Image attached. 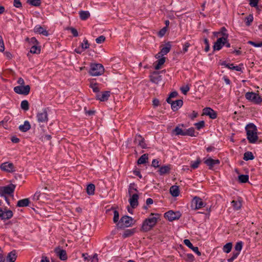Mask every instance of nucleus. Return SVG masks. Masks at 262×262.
Wrapping results in <instances>:
<instances>
[{"label": "nucleus", "mask_w": 262, "mask_h": 262, "mask_svg": "<svg viewBox=\"0 0 262 262\" xmlns=\"http://www.w3.org/2000/svg\"><path fill=\"white\" fill-rule=\"evenodd\" d=\"M161 214L151 213L149 217L146 219L143 222L141 230L144 232L150 231L160 220Z\"/></svg>", "instance_id": "nucleus-1"}, {"label": "nucleus", "mask_w": 262, "mask_h": 262, "mask_svg": "<svg viewBox=\"0 0 262 262\" xmlns=\"http://www.w3.org/2000/svg\"><path fill=\"white\" fill-rule=\"evenodd\" d=\"M247 138L250 143H255L258 139L257 136V129L255 125L253 123H249L245 127Z\"/></svg>", "instance_id": "nucleus-2"}, {"label": "nucleus", "mask_w": 262, "mask_h": 262, "mask_svg": "<svg viewBox=\"0 0 262 262\" xmlns=\"http://www.w3.org/2000/svg\"><path fill=\"white\" fill-rule=\"evenodd\" d=\"M48 110V108H45L36 114L37 121L40 127H44L49 121Z\"/></svg>", "instance_id": "nucleus-3"}, {"label": "nucleus", "mask_w": 262, "mask_h": 262, "mask_svg": "<svg viewBox=\"0 0 262 262\" xmlns=\"http://www.w3.org/2000/svg\"><path fill=\"white\" fill-rule=\"evenodd\" d=\"M104 72V68L100 63H91L89 74L93 76H98L102 75Z\"/></svg>", "instance_id": "nucleus-4"}, {"label": "nucleus", "mask_w": 262, "mask_h": 262, "mask_svg": "<svg viewBox=\"0 0 262 262\" xmlns=\"http://www.w3.org/2000/svg\"><path fill=\"white\" fill-rule=\"evenodd\" d=\"M245 98L249 101L257 104H260L262 102V98L259 94L253 92L246 93Z\"/></svg>", "instance_id": "nucleus-5"}, {"label": "nucleus", "mask_w": 262, "mask_h": 262, "mask_svg": "<svg viewBox=\"0 0 262 262\" xmlns=\"http://www.w3.org/2000/svg\"><path fill=\"white\" fill-rule=\"evenodd\" d=\"M133 219L129 216L125 215L122 216L118 223V226L120 228L128 227L133 225Z\"/></svg>", "instance_id": "nucleus-6"}, {"label": "nucleus", "mask_w": 262, "mask_h": 262, "mask_svg": "<svg viewBox=\"0 0 262 262\" xmlns=\"http://www.w3.org/2000/svg\"><path fill=\"white\" fill-rule=\"evenodd\" d=\"M16 186L10 184L5 186L0 187V196H5L7 194L10 195L13 193Z\"/></svg>", "instance_id": "nucleus-7"}, {"label": "nucleus", "mask_w": 262, "mask_h": 262, "mask_svg": "<svg viewBox=\"0 0 262 262\" xmlns=\"http://www.w3.org/2000/svg\"><path fill=\"white\" fill-rule=\"evenodd\" d=\"M205 203L202 199L198 196H195L192 200L191 207L192 209L197 210L205 207Z\"/></svg>", "instance_id": "nucleus-8"}, {"label": "nucleus", "mask_w": 262, "mask_h": 262, "mask_svg": "<svg viewBox=\"0 0 262 262\" xmlns=\"http://www.w3.org/2000/svg\"><path fill=\"white\" fill-rule=\"evenodd\" d=\"M30 91V87L29 85L25 86L19 85L14 88V91L18 94L27 95Z\"/></svg>", "instance_id": "nucleus-9"}, {"label": "nucleus", "mask_w": 262, "mask_h": 262, "mask_svg": "<svg viewBox=\"0 0 262 262\" xmlns=\"http://www.w3.org/2000/svg\"><path fill=\"white\" fill-rule=\"evenodd\" d=\"M181 216L180 212H174L172 210L168 211L164 214V217L171 222L179 219Z\"/></svg>", "instance_id": "nucleus-10"}, {"label": "nucleus", "mask_w": 262, "mask_h": 262, "mask_svg": "<svg viewBox=\"0 0 262 262\" xmlns=\"http://www.w3.org/2000/svg\"><path fill=\"white\" fill-rule=\"evenodd\" d=\"M13 215V212L6 208L4 210L0 207V219L3 221H6L10 219Z\"/></svg>", "instance_id": "nucleus-11"}, {"label": "nucleus", "mask_w": 262, "mask_h": 262, "mask_svg": "<svg viewBox=\"0 0 262 262\" xmlns=\"http://www.w3.org/2000/svg\"><path fill=\"white\" fill-rule=\"evenodd\" d=\"M227 39V35H224V36L219 38L213 46L214 50H220L223 46H224V41Z\"/></svg>", "instance_id": "nucleus-12"}, {"label": "nucleus", "mask_w": 262, "mask_h": 262, "mask_svg": "<svg viewBox=\"0 0 262 262\" xmlns=\"http://www.w3.org/2000/svg\"><path fill=\"white\" fill-rule=\"evenodd\" d=\"M111 96L110 91H103L101 93H98L96 94V99L99 100L100 101L104 102L108 99V98Z\"/></svg>", "instance_id": "nucleus-13"}, {"label": "nucleus", "mask_w": 262, "mask_h": 262, "mask_svg": "<svg viewBox=\"0 0 262 262\" xmlns=\"http://www.w3.org/2000/svg\"><path fill=\"white\" fill-rule=\"evenodd\" d=\"M204 163L206 164L209 169H212L214 165H219L220 163V161L218 159L214 160L211 158L208 159H204Z\"/></svg>", "instance_id": "nucleus-14"}, {"label": "nucleus", "mask_w": 262, "mask_h": 262, "mask_svg": "<svg viewBox=\"0 0 262 262\" xmlns=\"http://www.w3.org/2000/svg\"><path fill=\"white\" fill-rule=\"evenodd\" d=\"M134 143L137 145L140 146L142 148H146L147 145L145 142V140L140 135H137L134 140Z\"/></svg>", "instance_id": "nucleus-15"}, {"label": "nucleus", "mask_w": 262, "mask_h": 262, "mask_svg": "<svg viewBox=\"0 0 262 262\" xmlns=\"http://www.w3.org/2000/svg\"><path fill=\"white\" fill-rule=\"evenodd\" d=\"M171 48V45L170 42H168L165 47L162 48L160 52H159L158 54L156 55V57L157 58H159L161 56H163L164 55H166L169 52Z\"/></svg>", "instance_id": "nucleus-16"}, {"label": "nucleus", "mask_w": 262, "mask_h": 262, "mask_svg": "<svg viewBox=\"0 0 262 262\" xmlns=\"http://www.w3.org/2000/svg\"><path fill=\"white\" fill-rule=\"evenodd\" d=\"M203 113L205 115L209 116L212 119H216L217 117L216 112L210 107H205L204 108Z\"/></svg>", "instance_id": "nucleus-17"}, {"label": "nucleus", "mask_w": 262, "mask_h": 262, "mask_svg": "<svg viewBox=\"0 0 262 262\" xmlns=\"http://www.w3.org/2000/svg\"><path fill=\"white\" fill-rule=\"evenodd\" d=\"M130 196V198L128 200L129 204L132 208H135L138 205L139 195L137 193H134L132 194Z\"/></svg>", "instance_id": "nucleus-18"}, {"label": "nucleus", "mask_w": 262, "mask_h": 262, "mask_svg": "<svg viewBox=\"0 0 262 262\" xmlns=\"http://www.w3.org/2000/svg\"><path fill=\"white\" fill-rule=\"evenodd\" d=\"M56 255L59 257L61 260H66L68 258L66 251L60 248H56L55 250Z\"/></svg>", "instance_id": "nucleus-19"}, {"label": "nucleus", "mask_w": 262, "mask_h": 262, "mask_svg": "<svg viewBox=\"0 0 262 262\" xmlns=\"http://www.w3.org/2000/svg\"><path fill=\"white\" fill-rule=\"evenodd\" d=\"M1 168L2 170L7 172H13L14 171V165L12 163H4L1 165Z\"/></svg>", "instance_id": "nucleus-20"}, {"label": "nucleus", "mask_w": 262, "mask_h": 262, "mask_svg": "<svg viewBox=\"0 0 262 262\" xmlns=\"http://www.w3.org/2000/svg\"><path fill=\"white\" fill-rule=\"evenodd\" d=\"M184 244L188 248L191 249L194 252H195L198 256L201 255V253L199 251L198 247H194L190 241L188 239H185L184 241Z\"/></svg>", "instance_id": "nucleus-21"}, {"label": "nucleus", "mask_w": 262, "mask_h": 262, "mask_svg": "<svg viewBox=\"0 0 262 262\" xmlns=\"http://www.w3.org/2000/svg\"><path fill=\"white\" fill-rule=\"evenodd\" d=\"M150 81L155 83L158 84L162 80V76L160 75L157 72H154L149 76Z\"/></svg>", "instance_id": "nucleus-22"}, {"label": "nucleus", "mask_w": 262, "mask_h": 262, "mask_svg": "<svg viewBox=\"0 0 262 262\" xmlns=\"http://www.w3.org/2000/svg\"><path fill=\"white\" fill-rule=\"evenodd\" d=\"M171 169V165L168 164L166 165H164L159 167L158 172H159L160 175L162 176L165 174L169 173Z\"/></svg>", "instance_id": "nucleus-23"}, {"label": "nucleus", "mask_w": 262, "mask_h": 262, "mask_svg": "<svg viewBox=\"0 0 262 262\" xmlns=\"http://www.w3.org/2000/svg\"><path fill=\"white\" fill-rule=\"evenodd\" d=\"M183 103V102L182 100H177L176 101H173L169 104H171V109L173 111H176L182 106Z\"/></svg>", "instance_id": "nucleus-24"}, {"label": "nucleus", "mask_w": 262, "mask_h": 262, "mask_svg": "<svg viewBox=\"0 0 262 262\" xmlns=\"http://www.w3.org/2000/svg\"><path fill=\"white\" fill-rule=\"evenodd\" d=\"M34 32L39 34H42L47 36L49 35L48 32L40 25H36L34 28Z\"/></svg>", "instance_id": "nucleus-25"}, {"label": "nucleus", "mask_w": 262, "mask_h": 262, "mask_svg": "<svg viewBox=\"0 0 262 262\" xmlns=\"http://www.w3.org/2000/svg\"><path fill=\"white\" fill-rule=\"evenodd\" d=\"M30 203V201L29 199L26 198L21 200H19L18 201L17 203L16 206L18 207H27L29 205Z\"/></svg>", "instance_id": "nucleus-26"}, {"label": "nucleus", "mask_w": 262, "mask_h": 262, "mask_svg": "<svg viewBox=\"0 0 262 262\" xmlns=\"http://www.w3.org/2000/svg\"><path fill=\"white\" fill-rule=\"evenodd\" d=\"M180 126L182 127L184 126V124H179L178 126H176L175 128L173 129V132L175 133L176 135L177 136H185V130H183L182 128H180Z\"/></svg>", "instance_id": "nucleus-27"}, {"label": "nucleus", "mask_w": 262, "mask_h": 262, "mask_svg": "<svg viewBox=\"0 0 262 262\" xmlns=\"http://www.w3.org/2000/svg\"><path fill=\"white\" fill-rule=\"evenodd\" d=\"M16 253L15 250L10 252L7 256V261L8 262H14L16 259Z\"/></svg>", "instance_id": "nucleus-28"}, {"label": "nucleus", "mask_w": 262, "mask_h": 262, "mask_svg": "<svg viewBox=\"0 0 262 262\" xmlns=\"http://www.w3.org/2000/svg\"><path fill=\"white\" fill-rule=\"evenodd\" d=\"M170 193L172 196L177 197L180 194L179 188L178 186L173 185L170 188Z\"/></svg>", "instance_id": "nucleus-29"}, {"label": "nucleus", "mask_w": 262, "mask_h": 262, "mask_svg": "<svg viewBox=\"0 0 262 262\" xmlns=\"http://www.w3.org/2000/svg\"><path fill=\"white\" fill-rule=\"evenodd\" d=\"M165 57H162V58L159 59L154 63L155 69L157 70L160 69L161 68V66L165 63Z\"/></svg>", "instance_id": "nucleus-30"}, {"label": "nucleus", "mask_w": 262, "mask_h": 262, "mask_svg": "<svg viewBox=\"0 0 262 262\" xmlns=\"http://www.w3.org/2000/svg\"><path fill=\"white\" fill-rule=\"evenodd\" d=\"M18 128L22 132H26L31 128V125L28 121H25L24 124L19 125Z\"/></svg>", "instance_id": "nucleus-31"}, {"label": "nucleus", "mask_w": 262, "mask_h": 262, "mask_svg": "<svg viewBox=\"0 0 262 262\" xmlns=\"http://www.w3.org/2000/svg\"><path fill=\"white\" fill-rule=\"evenodd\" d=\"M148 154H145L142 155L138 160L137 164L138 165L144 164L148 162Z\"/></svg>", "instance_id": "nucleus-32"}, {"label": "nucleus", "mask_w": 262, "mask_h": 262, "mask_svg": "<svg viewBox=\"0 0 262 262\" xmlns=\"http://www.w3.org/2000/svg\"><path fill=\"white\" fill-rule=\"evenodd\" d=\"M232 206L235 210H238L242 207V201L239 199L238 200H233L231 202Z\"/></svg>", "instance_id": "nucleus-33"}, {"label": "nucleus", "mask_w": 262, "mask_h": 262, "mask_svg": "<svg viewBox=\"0 0 262 262\" xmlns=\"http://www.w3.org/2000/svg\"><path fill=\"white\" fill-rule=\"evenodd\" d=\"M243 64H240L238 66H234L233 63H229V66H228V68L230 70H235L238 72L242 71V67Z\"/></svg>", "instance_id": "nucleus-34"}, {"label": "nucleus", "mask_w": 262, "mask_h": 262, "mask_svg": "<svg viewBox=\"0 0 262 262\" xmlns=\"http://www.w3.org/2000/svg\"><path fill=\"white\" fill-rule=\"evenodd\" d=\"M79 16L81 20H85L90 16V13L88 11H81L79 12Z\"/></svg>", "instance_id": "nucleus-35"}, {"label": "nucleus", "mask_w": 262, "mask_h": 262, "mask_svg": "<svg viewBox=\"0 0 262 262\" xmlns=\"http://www.w3.org/2000/svg\"><path fill=\"white\" fill-rule=\"evenodd\" d=\"M95 186L93 184H90L86 187V192L89 195H93L95 193Z\"/></svg>", "instance_id": "nucleus-36"}, {"label": "nucleus", "mask_w": 262, "mask_h": 262, "mask_svg": "<svg viewBox=\"0 0 262 262\" xmlns=\"http://www.w3.org/2000/svg\"><path fill=\"white\" fill-rule=\"evenodd\" d=\"M227 29L225 28V27H223L221 29V31L220 32H214L213 34L214 36L218 37L220 34H221L222 36H224V35H227V39L228 38V34L226 33Z\"/></svg>", "instance_id": "nucleus-37"}, {"label": "nucleus", "mask_w": 262, "mask_h": 262, "mask_svg": "<svg viewBox=\"0 0 262 262\" xmlns=\"http://www.w3.org/2000/svg\"><path fill=\"white\" fill-rule=\"evenodd\" d=\"M238 180L241 183H247L249 181V176L247 174H241L238 177Z\"/></svg>", "instance_id": "nucleus-38"}, {"label": "nucleus", "mask_w": 262, "mask_h": 262, "mask_svg": "<svg viewBox=\"0 0 262 262\" xmlns=\"http://www.w3.org/2000/svg\"><path fill=\"white\" fill-rule=\"evenodd\" d=\"M243 159L245 161L252 160L254 159V157L252 152L247 151L245 152Z\"/></svg>", "instance_id": "nucleus-39"}, {"label": "nucleus", "mask_w": 262, "mask_h": 262, "mask_svg": "<svg viewBox=\"0 0 262 262\" xmlns=\"http://www.w3.org/2000/svg\"><path fill=\"white\" fill-rule=\"evenodd\" d=\"M128 191V194L129 195H131L133 193V192L134 191L138 192L137 187L136 185L134 183H130L129 185Z\"/></svg>", "instance_id": "nucleus-40"}, {"label": "nucleus", "mask_w": 262, "mask_h": 262, "mask_svg": "<svg viewBox=\"0 0 262 262\" xmlns=\"http://www.w3.org/2000/svg\"><path fill=\"white\" fill-rule=\"evenodd\" d=\"M27 3L32 6L39 7L41 5V0H27Z\"/></svg>", "instance_id": "nucleus-41"}, {"label": "nucleus", "mask_w": 262, "mask_h": 262, "mask_svg": "<svg viewBox=\"0 0 262 262\" xmlns=\"http://www.w3.org/2000/svg\"><path fill=\"white\" fill-rule=\"evenodd\" d=\"M201 161L199 157H198L196 161H191L190 162V167L191 168L194 169L197 168L200 164L201 163Z\"/></svg>", "instance_id": "nucleus-42"}, {"label": "nucleus", "mask_w": 262, "mask_h": 262, "mask_svg": "<svg viewBox=\"0 0 262 262\" xmlns=\"http://www.w3.org/2000/svg\"><path fill=\"white\" fill-rule=\"evenodd\" d=\"M134 232V229H127L124 232L122 237L124 238L129 237L133 235Z\"/></svg>", "instance_id": "nucleus-43"}, {"label": "nucleus", "mask_w": 262, "mask_h": 262, "mask_svg": "<svg viewBox=\"0 0 262 262\" xmlns=\"http://www.w3.org/2000/svg\"><path fill=\"white\" fill-rule=\"evenodd\" d=\"M232 247V244L231 243H228L224 246L223 249L224 252L229 253L231 251Z\"/></svg>", "instance_id": "nucleus-44"}, {"label": "nucleus", "mask_w": 262, "mask_h": 262, "mask_svg": "<svg viewBox=\"0 0 262 262\" xmlns=\"http://www.w3.org/2000/svg\"><path fill=\"white\" fill-rule=\"evenodd\" d=\"M195 130L192 127L189 128L188 129H185V136H189L191 137H195L194 135Z\"/></svg>", "instance_id": "nucleus-45"}, {"label": "nucleus", "mask_w": 262, "mask_h": 262, "mask_svg": "<svg viewBox=\"0 0 262 262\" xmlns=\"http://www.w3.org/2000/svg\"><path fill=\"white\" fill-rule=\"evenodd\" d=\"M20 106L21 109L24 111H28L29 109V102L27 100H23L21 102Z\"/></svg>", "instance_id": "nucleus-46"}, {"label": "nucleus", "mask_w": 262, "mask_h": 262, "mask_svg": "<svg viewBox=\"0 0 262 262\" xmlns=\"http://www.w3.org/2000/svg\"><path fill=\"white\" fill-rule=\"evenodd\" d=\"M90 87L92 89L93 91L97 94L99 93L100 89L98 87V84L97 83H91L90 85Z\"/></svg>", "instance_id": "nucleus-47"}, {"label": "nucleus", "mask_w": 262, "mask_h": 262, "mask_svg": "<svg viewBox=\"0 0 262 262\" xmlns=\"http://www.w3.org/2000/svg\"><path fill=\"white\" fill-rule=\"evenodd\" d=\"M243 246V242L242 241L238 242L236 243L235 246L234 247L235 250L236 252H239L241 251L242 248Z\"/></svg>", "instance_id": "nucleus-48"}, {"label": "nucleus", "mask_w": 262, "mask_h": 262, "mask_svg": "<svg viewBox=\"0 0 262 262\" xmlns=\"http://www.w3.org/2000/svg\"><path fill=\"white\" fill-rule=\"evenodd\" d=\"M30 52L33 54H39L40 52V49L36 45H34L31 48Z\"/></svg>", "instance_id": "nucleus-49"}, {"label": "nucleus", "mask_w": 262, "mask_h": 262, "mask_svg": "<svg viewBox=\"0 0 262 262\" xmlns=\"http://www.w3.org/2000/svg\"><path fill=\"white\" fill-rule=\"evenodd\" d=\"M178 95V93L176 91L171 92L170 94L169 97L167 98L166 101L168 103H170V102H172L173 101L171 100L172 98H174L177 97Z\"/></svg>", "instance_id": "nucleus-50"}, {"label": "nucleus", "mask_w": 262, "mask_h": 262, "mask_svg": "<svg viewBox=\"0 0 262 262\" xmlns=\"http://www.w3.org/2000/svg\"><path fill=\"white\" fill-rule=\"evenodd\" d=\"M253 20V17L252 14L249 15L245 18V21L247 26H249Z\"/></svg>", "instance_id": "nucleus-51"}, {"label": "nucleus", "mask_w": 262, "mask_h": 262, "mask_svg": "<svg viewBox=\"0 0 262 262\" xmlns=\"http://www.w3.org/2000/svg\"><path fill=\"white\" fill-rule=\"evenodd\" d=\"M81 48L82 49V50H86L87 49H88L90 47V44L88 42V40L86 39V38H84L83 40V42L81 43Z\"/></svg>", "instance_id": "nucleus-52"}, {"label": "nucleus", "mask_w": 262, "mask_h": 262, "mask_svg": "<svg viewBox=\"0 0 262 262\" xmlns=\"http://www.w3.org/2000/svg\"><path fill=\"white\" fill-rule=\"evenodd\" d=\"M194 125L198 130H200L204 127L205 122L204 121H200L199 122L195 123Z\"/></svg>", "instance_id": "nucleus-53"}, {"label": "nucleus", "mask_w": 262, "mask_h": 262, "mask_svg": "<svg viewBox=\"0 0 262 262\" xmlns=\"http://www.w3.org/2000/svg\"><path fill=\"white\" fill-rule=\"evenodd\" d=\"M248 43L254 46V47H262V41L256 42L253 41H248Z\"/></svg>", "instance_id": "nucleus-54"}, {"label": "nucleus", "mask_w": 262, "mask_h": 262, "mask_svg": "<svg viewBox=\"0 0 262 262\" xmlns=\"http://www.w3.org/2000/svg\"><path fill=\"white\" fill-rule=\"evenodd\" d=\"M180 90L183 94L186 95L188 92L189 91L190 88L188 85H186L181 87Z\"/></svg>", "instance_id": "nucleus-55"}, {"label": "nucleus", "mask_w": 262, "mask_h": 262, "mask_svg": "<svg viewBox=\"0 0 262 262\" xmlns=\"http://www.w3.org/2000/svg\"><path fill=\"white\" fill-rule=\"evenodd\" d=\"M204 42L205 45L204 51L206 52H208L210 50V46H209V40L207 38H205L204 39Z\"/></svg>", "instance_id": "nucleus-56"}, {"label": "nucleus", "mask_w": 262, "mask_h": 262, "mask_svg": "<svg viewBox=\"0 0 262 262\" xmlns=\"http://www.w3.org/2000/svg\"><path fill=\"white\" fill-rule=\"evenodd\" d=\"M119 214L118 211L115 210L114 211L113 221L114 223H117L119 220Z\"/></svg>", "instance_id": "nucleus-57"}, {"label": "nucleus", "mask_w": 262, "mask_h": 262, "mask_svg": "<svg viewBox=\"0 0 262 262\" xmlns=\"http://www.w3.org/2000/svg\"><path fill=\"white\" fill-rule=\"evenodd\" d=\"M13 5L17 8H20L22 7V4L20 0H14Z\"/></svg>", "instance_id": "nucleus-58"}, {"label": "nucleus", "mask_w": 262, "mask_h": 262, "mask_svg": "<svg viewBox=\"0 0 262 262\" xmlns=\"http://www.w3.org/2000/svg\"><path fill=\"white\" fill-rule=\"evenodd\" d=\"M105 37L104 36L101 35V36H99L98 37H97L96 39V42L97 43H101L105 41Z\"/></svg>", "instance_id": "nucleus-59"}, {"label": "nucleus", "mask_w": 262, "mask_h": 262, "mask_svg": "<svg viewBox=\"0 0 262 262\" xmlns=\"http://www.w3.org/2000/svg\"><path fill=\"white\" fill-rule=\"evenodd\" d=\"M69 30L71 31V33L74 37H77L78 36V31L75 28L71 27L69 28Z\"/></svg>", "instance_id": "nucleus-60"}, {"label": "nucleus", "mask_w": 262, "mask_h": 262, "mask_svg": "<svg viewBox=\"0 0 262 262\" xmlns=\"http://www.w3.org/2000/svg\"><path fill=\"white\" fill-rule=\"evenodd\" d=\"M151 166L155 168L160 167L159 160L157 159H154L151 163Z\"/></svg>", "instance_id": "nucleus-61"}, {"label": "nucleus", "mask_w": 262, "mask_h": 262, "mask_svg": "<svg viewBox=\"0 0 262 262\" xmlns=\"http://www.w3.org/2000/svg\"><path fill=\"white\" fill-rule=\"evenodd\" d=\"M259 0H250V5L253 7H256L257 6Z\"/></svg>", "instance_id": "nucleus-62"}, {"label": "nucleus", "mask_w": 262, "mask_h": 262, "mask_svg": "<svg viewBox=\"0 0 262 262\" xmlns=\"http://www.w3.org/2000/svg\"><path fill=\"white\" fill-rule=\"evenodd\" d=\"M40 195V191H36L35 192V193L32 196V199L34 201H37V200H39Z\"/></svg>", "instance_id": "nucleus-63"}, {"label": "nucleus", "mask_w": 262, "mask_h": 262, "mask_svg": "<svg viewBox=\"0 0 262 262\" xmlns=\"http://www.w3.org/2000/svg\"><path fill=\"white\" fill-rule=\"evenodd\" d=\"M190 46V44L188 42H186L184 43V46H183V53H186L188 51V48Z\"/></svg>", "instance_id": "nucleus-64"}]
</instances>
